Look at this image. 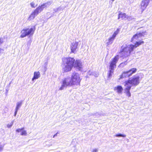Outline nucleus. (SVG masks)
<instances>
[{"label":"nucleus","instance_id":"nucleus-1","mask_svg":"<svg viewBox=\"0 0 152 152\" xmlns=\"http://www.w3.org/2000/svg\"><path fill=\"white\" fill-rule=\"evenodd\" d=\"M144 43V42L143 41L140 40L138 41H136L134 45L132 44L129 45L128 48L127 45L124 47H123V46H122L121 49L118 53L120 57L124 58L129 56L131 52L134 51V48H137L143 44Z\"/></svg>","mask_w":152,"mask_h":152},{"label":"nucleus","instance_id":"nucleus-2","mask_svg":"<svg viewBox=\"0 0 152 152\" xmlns=\"http://www.w3.org/2000/svg\"><path fill=\"white\" fill-rule=\"evenodd\" d=\"M140 83V77L139 76L134 75L131 80H128L124 82V86L125 87L124 89V93L126 96L130 97L131 93L130 92L132 86H136Z\"/></svg>","mask_w":152,"mask_h":152},{"label":"nucleus","instance_id":"nucleus-3","mask_svg":"<svg viewBox=\"0 0 152 152\" xmlns=\"http://www.w3.org/2000/svg\"><path fill=\"white\" fill-rule=\"evenodd\" d=\"M75 59L73 57H64L62 59V62L66 65L64 67L62 70L63 72H66L70 71L74 66Z\"/></svg>","mask_w":152,"mask_h":152},{"label":"nucleus","instance_id":"nucleus-4","mask_svg":"<svg viewBox=\"0 0 152 152\" xmlns=\"http://www.w3.org/2000/svg\"><path fill=\"white\" fill-rule=\"evenodd\" d=\"M119 59V55L115 56L111 60L109 63V70L107 73L108 78H110L113 73L114 69L116 67V63Z\"/></svg>","mask_w":152,"mask_h":152},{"label":"nucleus","instance_id":"nucleus-5","mask_svg":"<svg viewBox=\"0 0 152 152\" xmlns=\"http://www.w3.org/2000/svg\"><path fill=\"white\" fill-rule=\"evenodd\" d=\"M81 79L80 78L79 75L77 73H73L71 77L70 80V85L73 86L80 85Z\"/></svg>","mask_w":152,"mask_h":152},{"label":"nucleus","instance_id":"nucleus-6","mask_svg":"<svg viewBox=\"0 0 152 152\" xmlns=\"http://www.w3.org/2000/svg\"><path fill=\"white\" fill-rule=\"evenodd\" d=\"M36 28L35 26H34L30 28H26L23 29L21 31V38H24L27 36L32 35L35 30Z\"/></svg>","mask_w":152,"mask_h":152},{"label":"nucleus","instance_id":"nucleus-7","mask_svg":"<svg viewBox=\"0 0 152 152\" xmlns=\"http://www.w3.org/2000/svg\"><path fill=\"white\" fill-rule=\"evenodd\" d=\"M137 69L136 68H132L129 70L122 72L120 76V79L124 77H128L131 76L133 74L137 72Z\"/></svg>","mask_w":152,"mask_h":152},{"label":"nucleus","instance_id":"nucleus-8","mask_svg":"<svg viewBox=\"0 0 152 152\" xmlns=\"http://www.w3.org/2000/svg\"><path fill=\"white\" fill-rule=\"evenodd\" d=\"M146 33L145 31H140L139 33L134 34L131 39V42H133L135 40L139 38L144 36Z\"/></svg>","mask_w":152,"mask_h":152},{"label":"nucleus","instance_id":"nucleus-9","mask_svg":"<svg viewBox=\"0 0 152 152\" xmlns=\"http://www.w3.org/2000/svg\"><path fill=\"white\" fill-rule=\"evenodd\" d=\"M75 61L73 67H76L79 71L81 70L83 68V66L80 60L79 59H77L76 60H75Z\"/></svg>","mask_w":152,"mask_h":152},{"label":"nucleus","instance_id":"nucleus-10","mask_svg":"<svg viewBox=\"0 0 152 152\" xmlns=\"http://www.w3.org/2000/svg\"><path fill=\"white\" fill-rule=\"evenodd\" d=\"M148 3L149 1L147 0H143L142 1L140 8L142 12L145 9L146 7L148 5Z\"/></svg>","mask_w":152,"mask_h":152},{"label":"nucleus","instance_id":"nucleus-11","mask_svg":"<svg viewBox=\"0 0 152 152\" xmlns=\"http://www.w3.org/2000/svg\"><path fill=\"white\" fill-rule=\"evenodd\" d=\"M78 43L77 42H75L71 44L70 49L71 53H74L76 51V49L77 48Z\"/></svg>","mask_w":152,"mask_h":152},{"label":"nucleus","instance_id":"nucleus-12","mask_svg":"<svg viewBox=\"0 0 152 152\" xmlns=\"http://www.w3.org/2000/svg\"><path fill=\"white\" fill-rule=\"evenodd\" d=\"M47 6L46 3H44L41 5L39 6L35 9L37 12L39 13L42 11Z\"/></svg>","mask_w":152,"mask_h":152},{"label":"nucleus","instance_id":"nucleus-13","mask_svg":"<svg viewBox=\"0 0 152 152\" xmlns=\"http://www.w3.org/2000/svg\"><path fill=\"white\" fill-rule=\"evenodd\" d=\"M70 81L68 82V78H65L62 81L63 86H64L65 87L67 86H71L72 85H70Z\"/></svg>","mask_w":152,"mask_h":152},{"label":"nucleus","instance_id":"nucleus-14","mask_svg":"<svg viewBox=\"0 0 152 152\" xmlns=\"http://www.w3.org/2000/svg\"><path fill=\"white\" fill-rule=\"evenodd\" d=\"M114 91H116L119 94H121L123 90L122 87L121 86H118L114 88Z\"/></svg>","mask_w":152,"mask_h":152},{"label":"nucleus","instance_id":"nucleus-15","mask_svg":"<svg viewBox=\"0 0 152 152\" xmlns=\"http://www.w3.org/2000/svg\"><path fill=\"white\" fill-rule=\"evenodd\" d=\"M40 77V73L39 72H34V75L32 79V81L34 79H37Z\"/></svg>","mask_w":152,"mask_h":152},{"label":"nucleus","instance_id":"nucleus-16","mask_svg":"<svg viewBox=\"0 0 152 152\" xmlns=\"http://www.w3.org/2000/svg\"><path fill=\"white\" fill-rule=\"evenodd\" d=\"M126 18V15L125 13H122L121 12L118 14V19H119L120 18L122 19H124Z\"/></svg>","mask_w":152,"mask_h":152},{"label":"nucleus","instance_id":"nucleus-17","mask_svg":"<svg viewBox=\"0 0 152 152\" xmlns=\"http://www.w3.org/2000/svg\"><path fill=\"white\" fill-rule=\"evenodd\" d=\"M35 16L36 15L32 12L28 17V20H31L33 19L35 17Z\"/></svg>","mask_w":152,"mask_h":152},{"label":"nucleus","instance_id":"nucleus-18","mask_svg":"<svg viewBox=\"0 0 152 152\" xmlns=\"http://www.w3.org/2000/svg\"><path fill=\"white\" fill-rule=\"evenodd\" d=\"M35 16L36 15L32 12L28 17V20H31L33 19L35 17Z\"/></svg>","mask_w":152,"mask_h":152},{"label":"nucleus","instance_id":"nucleus-19","mask_svg":"<svg viewBox=\"0 0 152 152\" xmlns=\"http://www.w3.org/2000/svg\"><path fill=\"white\" fill-rule=\"evenodd\" d=\"M119 31L120 28H117V30L114 32L113 34L112 35V36L113 37L115 38V37L116 35L119 33Z\"/></svg>","mask_w":152,"mask_h":152},{"label":"nucleus","instance_id":"nucleus-20","mask_svg":"<svg viewBox=\"0 0 152 152\" xmlns=\"http://www.w3.org/2000/svg\"><path fill=\"white\" fill-rule=\"evenodd\" d=\"M114 38H115L113 37L112 36L111 37L109 38L108 39V43H111L113 42Z\"/></svg>","mask_w":152,"mask_h":152},{"label":"nucleus","instance_id":"nucleus-21","mask_svg":"<svg viewBox=\"0 0 152 152\" xmlns=\"http://www.w3.org/2000/svg\"><path fill=\"white\" fill-rule=\"evenodd\" d=\"M21 103H18L17 104L16 108V112H17L19 108V107L21 106Z\"/></svg>","mask_w":152,"mask_h":152},{"label":"nucleus","instance_id":"nucleus-22","mask_svg":"<svg viewBox=\"0 0 152 152\" xmlns=\"http://www.w3.org/2000/svg\"><path fill=\"white\" fill-rule=\"evenodd\" d=\"M20 134L21 135H27V132L26 131L23 129L22 130Z\"/></svg>","mask_w":152,"mask_h":152},{"label":"nucleus","instance_id":"nucleus-23","mask_svg":"<svg viewBox=\"0 0 152 152\" xmlns=\"http://www.w3.org/2000/svg\"><path fill=\"white\" fill-rule=\"evenodd\" d=\"M115 136L117 137H125L126 136V135L124 134H116L115 135Z\"/></svg>","mask_w":152,"mask_h":152},{"label":"nucleus","instance_id":"nucleus-24","mask_svg":"<svg viewBox=\"0 0 152 152\" xmlns=\"http://www.w3.org/2000/svg\"><path fill=\"white\" fill-rule=\"evenodd\" d=\"M31 6L32 8H34L36 7V6L35 5V3L34 2H32L30 3Z\"/></svg>","mask_w":152,"mask_h":152},{"label":"nucleus","instance_id":"nucleus-25","mask_svg":"<svg viewBox=\"0 0 152 152\" xmlns=\"http://www.w3.org/2000/svg\"><path fill=\"white\" fill-rule=\"evenodd\" d=\"M23 129H24V127H23L21 129H17L16 130V131L17 132H19L21 131L22 130H23Z\"/></svg>","mask_w":152,"mask_h":152},{"label":"nucleus","instance_id":"nucleus-26","mask_svg":"<svg viewBox=\"0 0 152 152\" xmlns=\"http://www.w3.org/2000/svg\"><path fill=\"white\" fill-rule=\"evenodd\" d=\"M32 12L34 13L36 16L39 13L35 9L33 12Z\"/></svg>","mask_w":152,"mask_h":152},{"label":"nucleus","instance_id":"nucleus-27","mask_svg":"<svg viewBox=\"0 0 152 152\" xmlns=\"http://www.w3.org/2000/svg\"><path fill=\"white\" fill-rule=\"evenodd\" d=\"M4 42L3 38H0V45L2 44Z\"/></svg>","mask_w":152,"mask_h":152},{"label":"nucleus","instance_id":"nucleus-28","mask_svg":"<svg viewBox=\"0 0 152 152\" xmlns=\"http://www.w3.org/2000/svg\"><path fill=\"white\" fill-rule=\"evenodd\" d=\"M12 124L11 123L10 124H8L7 125V126L8 128H10L12 126Z\"/></svg>","mask_w":152,"mask_h":152},{"label":"nucleus","instance_id":"nucleus-29","mask_svg":"<svg viewBox=\"0 0 152 152\" xmlns=\"http://www.w3.org/2000/svg\"><path fill=\"white\" fill-rule=\"evenodd\" d=\"M64 87H65V86H63V85L62 84V85H61V86L59 88V89L60 90H62L63 89Z\"/></svg>","mask_w":152,"mask_h":152},{"label":"nucleus","instance_id":"nucleus-30","mask_svg":"<svg viewBox=\"0 0 152 152\" xmlns=\"http://www.w3.org/2000/svg\"><path fill=\"white\" fill-rule=\"evenodd\" d=\"M17 112H16V111H15V115L16 114V113H17Z\"/></svg>","mask_w":152,"mask_h":152},{"label":"nucleus","instance_id":"nucleus-31","mask_svg":"<svg viewBox=\"0 0 152 152\" xmlns=\"http://www.w3.org/2000/svg\"><path fill=\"white\" fill-rule=\"evenodd\" d=\"M2 50L1 49H0V51H1V50Z\"/></svg>","mask_w":152,"mask_h":152}]
</instances>
